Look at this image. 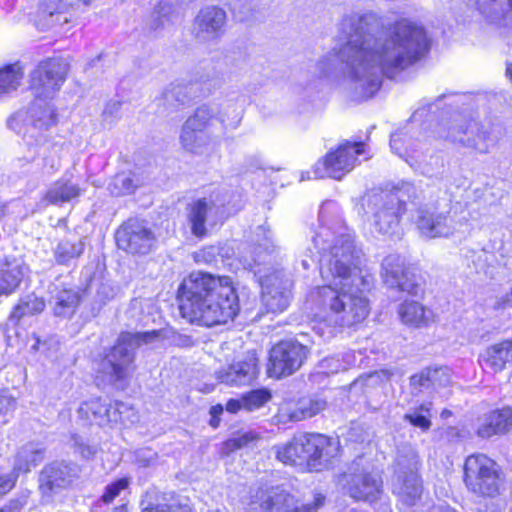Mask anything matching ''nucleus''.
Returning <instances> with one entry per match:
<instances>
[{
    "label": "nucleus",
    "instance_id": "nucleus-58",
    "mask_svg": "<svg viewBox=\"0 0 512 512\" xmlns=\"http://www.w3.org/2000/svg\"><path fill=\"white\" fill-rule=\"evenodd\" d=\"M504 304L512 307V288L511 291L505 295Z\"/></svg>",
    "mask_w": 512,
    "mask_h": 512
},
{
    "label": "nucleus",
    "instance_id": "nucleus-25",
    "mask_svg": "<svg viewBox=\"0 0 512 512\" xmlns=\"http://www.w3.org/2000/svg\"><path fill=\"white\" fill-rule=\"evenodd\" d=\"M126 405L122 402H116L114 406L101 401L100 398H93L89 401L83 402L79 409V417L91 423H96L100 426L122 422L123 409Z\"/></svg>",
    "mask_w": 512,
    "mask_h": 512
},
{
    "label": "nucleus",
    "instance_id": "nucleus-2",
    "mask_svg": "<svg viewBox=\"0 0 512 512\" xmlns=\"http://www.w3.org/2000/svg\"><path fill=\"white\" fill-rule=\"evenodd\" d=\"M316 252L310 246L301 259L303 269L319 264L326 285L317 288V298L326 311L324 322L331 327H350L362 322L369 314V303L364 296L372 284L369 274L359 268L361 250L354 235L346 228L332 230L322 226L312 238Z\"/></svg>",
    "mask_w": 512,
    "mask_h": 512
},
{
    "label": "nucleus",
    "instance_id": "nucleus-34",
    "mask_svg": "<svg viewBox=\"0 0 512 512\" xmlns=\"http://www.w3.org/2000/svg\"><path fill=\"white\" fill-rule=\"evenodd\" d=\"M45 301L35 293L27 294L18 300L9 315V323L18 325L26 317L36 316L45 309Z\"/></svg>",
    "mask_w": 512,
    "mask_h": 512
},
{
    "label": "nucleus",
    "instance_id": "nucleus-18",
    "mask_svg": "<svg viewBox=\"0 0 512 512\" xmlns=\"http://www.w3.org/2000/svg\"><path fill=\"white\" fill-rule=\"evenodd\" d=\"M67 66L58 59L41 62L30 74V88L38 99H48L65 81Z\"/></svg>",
    "mask_w": 512,
    "mask_h": 512
},
{
    "label": "nucleus",
    "instance_id": "nucleus-10",
    "mask_svg": "<svg viewBox=\"0 0 512 512\" xmlns=\"http://www.w3.org/2000/svg\"><path fill=\"white\" fill-rule=\"evenodd\" d=\"M464 481L473 493L490 497L499 494L503 483L499 466L484 454L467 457L464 464Z\"/></svg>",
    "mask_w": 512,
    "mask_h": 512
},
{
    "label": "nucleus",
    "instance_id": "nucleus-3",
    "mask_svg": "<svg viewBox=\"0 0 512 512\" xmlns=\"http://www.w3.org/2000/svg\"><path fill=\"white\" fill-rule=\"evenodd\" d=\"M177 298L183 318L207 327L233 320L240 310L231 279L201 271L183 279Z\"/></svg>",
    "mask_w": 512,
    "mask_h": 512
},
{
    "label": "nucleus",
    "instance_id": "nucleus-4",
    "mask_svg": "<svg viewBox=\"0 0 512 512\" xmlns=\"http://www.w3.org/2000/svg\"><path fill=\"white\" fill-rule=\"evenodd\" d=\"M277 460L300 469L321 471L328 468L340 451L339 441L319 433H304L289 442L272 447Z\"/></svg>",
    "mask_w": 512,
    "mask_h": 512
},
{
    "label": "nucleus",
    "instance_id": "nucleus-23",
    "mask_svg": "<svg viewBox=\"0 0 512 512\" xmlns=\"http://www.w3.org/2000/svg\"><path fill=\"white\" fill-rule=\"evenodd\" d=\"M262 304L267 312L281 313L287 309L291 299L289 281L278 273L260 277Z\"/></svg>",
    "mask_w": 512,
    "mask_h": 512
},
{
    "label": "nucleus",
    "instance_id": "nucleus-31",
    "mask_svg": "<svg viewBox=\"0 0 512 512\" xmlns=\"http://www.w3.org/2000/svg\"><path fill=\"white\" fill-rule=\"evenodd\" d=\"M449 382V371L445 367L426 368L410 377V386L417 392L430 387L446 386Z\"/></svg>",
    "mask_w": 512,
    "mask_h": 512
},
{
    "label": "nucleus",
    "instance_id": "nucleus-61",
    "mask_svg": "<svg viewBox=\"0 0 512 512\" xmlns=\"http://www.w3.org/2000/svg\"><path fill=\"white\" fill-rule=\"evenodd\" d=\"M5 205L0 204V218L5 215Z\"/></svg>",
    "mask_w": 512,
    "mask_h": 512
},
{
    "label": "nucleus",
    "instance_id": "nucleus-35",
    "mask_svg": "<svg viewBox=\"0 0 512 512\" xmlns=\"http://www.w3.org/2000/svg\"><path fill=\"white\" fill-rule=\"evenodd\" d=\"M142 185L138 175L132 171H123L114 175L107 186L111 195L119 197L129 195Z\"/></svg>",
    "mask_w": 512,
    "mask_h": 512
},
{
    "label": "nucleus",
    "instance_id": "nucleus-47",
    "mask_svg": "<svg viewBox=\"0 0 512 512\" xmlns=\"http://www.w3.org/2000/svg\"><path fill=\"white\" fill-rule=\"evenodd\" d=\"M16 406L15 399L9 395L7 390H0V425L6 424Z\"/></svg>",
    "mask_w": 512,
    "mask_h": 512
},
{
    "label": "nucleus",
    "instance_id": "nucleus-38",
    "mask_svg": "<svg viewBox=\"0 0 512 512\" xmlns=\"http://www.w3.org/2000/svg\"><path fill=\"white\" fill-rule=\"evenodd\" d=\"M23 76V67L18 62L0 69V97L16 91L21 85Z\"/></svg>",
    "mask_w": 512,
    "mask_h": 512
},
{
    "label": "nucleus",
    "instance_id": "nucleus-9",
    "mask_svg": "<svg viewBox=\"0 0 512 512\" xmlns=\"http://www.w3.org/2000/svg\"><path fill=\"white\" fill-rule=\"evenodd\" d=\"M417 470L418 458L413 451L397 455L391 477V489L398 500L407 506L415 505L423 493L422 480Z\"/></svg>",
    "mask_w": 512,
    "mask_h": 512
},
{
    "label": "nucleus",
    "instance_id": "nucleus-45",
    "mask_svg": "<svg viewBox=\"0 0 512 512\" xmlns=\"http://www.w3.org/2000/svg\"><path fill=\"white\" fill-rule=\"evenodd\" d=\"M391 150L401 158H406L409 149L412 150L413 144L408 137L407 132L397 131L391 135L390 138Z\"/></svg>",
    "mask_w": 512,
    "mask_h": 512
},
{
    "label": "nucleus",
    "instance_id": "nucleus-53",
    "mask_svg": "<svg viewBox=\"0 0 512 512\" xmlns=\"http://www.w3.org/2000/svg\"><path fill=\"white\" fill-rule=\"evenodd\" d=\"M17 479L11 472L0 475V498L10 492L16 485Z\"/></svg>",
    "mask_w": 512,
    "mask_h": 512
},
{
    "label": "nucleus",
    "instance_id": "nucleus-37",
    "mask_svg": "<svg viewBox=\"0 0 512 512\" xmlns=\"http://www.w3.org/2000/svg\"><path fill=\"white\" fill-rule=\"evenodd\" d=\"M326 407V401L321 398H301L296 407L288 413L290 421L298 422L317 415Z\"/></svg>",
    "mask_w": 512,
    "mask_h": 512
},
{
    "label": "nucleus",
    "instance_id": "nucleus-43",
    "mask_svg": "<svg viewBox=\"0 0 512 512\" xmlns=\"http://www.w3.org/2000/svg\"><path fill=\"white\" fill-rule=\"evenodd\" d=\"M243 409L255 411L263 407L271 399V393L267 389L252 390L242 396Z\"/></svg>",
    "mask_w": 512,
    "mask_h": 512
},
{
    "label": "nucleus",
    "instance_id": "nucleus-26",
    "mask_svg": "<svg viewBox=\"0 0 512 512\" xmlns=\"http://www.w3.org/2000/svg\"><path fill=\"white\" fill-rule=\"evenodd\" d=\"M512 429V408L503 407L478 418L476 434L482 439L507 434Z\"/></svg>",
    "mask_w": 512,
    "mask_h": 512
},
{
    "label": "nucleus",
    "instance_id": "nucleus-60",
    "mask_svg": "<svg viewBox=\"0 0 512 512\" xmlns=\"http://www.w3.org/2000/svg\"><path fill=\"white\" fill-rule=\"evenodd\" d=\"M222 410H223L222 406H214L211 409V413L215 414V413H218V412H222Z\"/></svg>",
    "mask_w": 512,
    "mask_h": 512
},
{
    "label": "nucleus",
    "instance_id": "nucleus-33",
    "mask_svg": "<svg viewBox=\"0 0 512 512\" xmlns=\"http://www.w3.org/2000/svg\"><path fill=\"white\" fill-rule=\"evenodd\" d=\"M481 358L494 372L504 370L506 363L512 359V338L487 347Z\"/></svg>",
    "mask_w": 512,
    "mask_h": 512
},
{
    "label": "nucleus",
    "instance_id": "nucleus-29",
    "mask_svg": "<svg viewBox=\"0 0 512 512\" xmlns=\"http://www.w3.org/2000/svg\"><path fill=\"white\" fill-rule=\"evenodd\" d=\"M25 269L22 261L15 257H5L0 262V295L9 296L17 290Z\"/></svg>",
    "mask_w": 512,
    "mask_h": 512
},
{
    "label": "nucleus",
    "instance_id": "nucleus-57",
    "mask_svg": "<svg viewBox=\"0 0 512 512\" xmlns=\"http://www.w3.org/2000/svg\"><path fill=\"white\" fill-rule=\"evenodd\" d=\"M120 107V103L119 102H110L107 104L105 110H104V113H110V114H113L114 112L118 111Z\"/></svg>",
    "mask_w": 512,
    "mask_h": 512
},
{
    "label": "nucleus",
    "instance_id": "nucleus-55",
    "mask_svg": "<svg viewBox=\"0 0 512 512\" xmlns=\"http://www.w3.org/2000/svg\"><path fill=\"white\" fill-rule=\"evenodd\" d=\"M321 367L326 369L328 373H337L340 370H345L346 366L343 365L338 358L328 357L321 361Z\"/></svg>",
    "mask_w": 512,
    "mask_h": 512
},
{
    "label": "nucleus",
    "instance_id": "nucleus-46",
    "mask_svg": "<svg viewBox=\"0 0 512 512\" xmlns=\"http://www.w3.org/2000/svg\"><path fill=\"white\" fill-rule=\"evenodd\" d=\"M260 439V435L252 430L243 432L227 441V446L231 449H241L253 447Z\"/></svg>",
    "mask_w": 512,
    "mask_h": 512
},
{
    "label": "nucleus",
    "instance_id": "nucleus-59",
    "mask_svg": "<svg viewBox=\"0 0 512 512\" xmlns=\"http://www.w3.org/2000/svg\"><path fill=\"white\" fill-rule=\"evenodd\" d=\"M506 75L510 79V81L512 82V63L507 64Z\"/></svg>",
    "mask_w": 512,
    "mask_h": 512
},
{
    "label": "nucleus",
    "instance_id": "nucleus-22",
    "mask_svg": "<svg viewBox=\"0 0 512 512\" xmlns=\"http://www.w3.org/2000/svg\"><path fill=\"white\" fill-rule=\"evenodd\" d=\"M226 12L217 6H207L199 10L192 24L193 36L201 42L220 38L225 32Z\"/></svg>",
    "mask_w": 512,
    "mask_h": 512
},
{
    "label": "nucleus",
    "instance_id": "nucleus-54",
    "mask_svg": "<svg viewBox=\"0 0 512 512\" xmlns=\"http://www.w3.org/2000/svg\"><path fill=\"white\" fill-rule=\"evenodd\" d=\"M17 326L18 325L9 323V319H8L3 328V334H4L7 344L9 346H14L17 342L19 335H20Z\"/></svg>",
    "mask_w": 512,
    "mask_h": 512
},
{
    "label": "nucleus",
    "instance_id": "nucleus-52",
    "mask_svg": "<svg viewBox=\"0 0 512 512\" xmlns=\"http://www.w3.org/2000/svg\"><path fill=\"white\" fill-rule=\"evenodd\" d=\"M142 512H191V509L188 505L161 503L155 506H145Z\"/></svg>",
    "mask_w": 512,
    "mask_h": 512
},
{
    "label": "nucleus",
    "instance_id": "nucleus-44",
    "mask_svg": "<svg viewBox=\"0 0 512 512\" xmlns=\"http://www.w3.org/2000/svg\"><path fill=\"white\" fill-rule=\"evenodd\" d=\"M175 11V5L171 0H160L154 9L155 19L152 27L157 29L172 21Z\"/></svg>",
    "mask_w": 512,
    "mask_h": 512
},
{
    "label": "nucleus",
    "instance_id": "nucleus-20",
    "mask_svg": "<svg viewBox=\"0 0 512 512\" xmlns=\"http://www.w3.org/2000/svg\"><path fill=\"white\" fill-rule=\"evenodd\" d=\"M307 356V346L294 340L281 341L270 351L269 372L276 377L291 375L302 366Z\"/></svg>",
    "mask_w": 512,
    "mask_h": 512
},
{
    "label": "nucleus",
    "instance_id": "nucleus-30",
    "mask_svg": "<svg viewBox=\"0 0 512 512\" xmlns=\"http://www.w3.org/2000/svg\"><path fill=\"white\" fill-rule=\"evenodd\" d=\"M398 315L403 324L422 328L434 322V313L417 301H404L399 305Z\"/></svg>",
    "mask_w": 512,
    "mask_h": 512
},
{
    "label": "nucleus",
    "instance_id": "nucleus-62",
    "mask_svg": "<svg viewBox=\"0 0 512 512\" xmlns=\"http://www.w3.org/2000/svg\"><path fill=\"white\" fill-rule=\"evenodd\" d=\"M0 512H11V509H9V508H2V509H0Z\"/></svg>",
    "mask_w": 512,
    "mask_h": 512
},
{
    "label": "nucleus",
    "instance_id": "nucleus-40",
    "mask_svg": "<svg viewBox=\"0 0 512 512\" xmlns=\"http://www.w3.org/2000/svg\"><path fill=\"white\" fill-rule=\"evenodd\" d=\"M53 312L57 317H71L79 304L80 296L73 289H63L54 298Z\"/></svg>",
    "mask_w": 512,
    "mask_h": 512
},
{
    "label": "nucleus",
    "instance_id": "nucleus-14",
    "mask_svg": "<svg viewBox=\"0 0 512 512\" xmlns=\"http://www.w3.org/2000/svg\"><path fill=\"white\" fill-rule=\"evenodd\" d=\"M415 225L420 235L426 239L449 238L461 232L462 223L447 212L438 211L433 206H421L416 210Z\"/></svg>",
    "mask_w": 512,
    "mask_h": 512
},
{
    "label": "nucleus",
    "instance_id": "nucleus-36",
    "mask_svg": "<svg viewBox=\"0 0 512 512\" xmlns=\"http://www.w3.org/2000/svg\"><path fill=\"white\" fill-rule=\"evenodd\" d=\"M66 4L57 0H43L40 11L39 21H43V26L53 27L57 24L62 25L68 22L67 16L64 14Z\"/></svg>",
    "mask_w": 512,
    "mask_h": 512
},
{
    "label": "nucleus",
    "instance_id": "nucleus-32",
    "mask_svg": "<svg viewBox=\"0 0 512 512\" xmlns=\"http://www.w3.org/2000/svg\"><path fill=\"white\" fill-rule=\"evenodd\" d=\"M84 191L69 179H59L47 190L45 200L52 205H62L78 198Z\"/></svg>",
    "mask_w": 512,
    "mask_h": 512
},
{
    "label": "nucleus",
    "instance_id": "nucleus-11",
    "mask_svg": "<svg viewBox=\"0 0 512 512\" xmlns=\"http://www.w3.org/2000/svg\"><path fill=\"white\" fill-rule=\"evenodd\" d=\"M440 136L484 154L488 153L498 142L494 128L475 120L460 121L449 127L445 135L440 134Z\"/></svg>",
    "mask_w": 512,
    "mask_h": 512
},
{
    "label": "nucleus",
    "instance_id": "nucleus-48",
    "mask_svg": "<svg viewBox=\"0 0 512 512\" xmlns=\"http://www.w3.org/2000/svg\"><path fill=\"white\" fill-rule=\"evenodd\" d=\"M34 343L31 345V350L35 352H41L46 356H50L52 352L57 351L59 342L55 337H49L45 340H41L39 337L34 336Z\"/></svg>",
    "mask_w": 512,
    "mask_h": 512
},
{
    "label": "nucleus",
    "instance_id": "nucleus-12",
    "mask_svg": "<svg viewBox=\"0 0 512 512\" xmlns=\"http://www.w3.org/2000/svg\"><path fill=\"white\" fill-rule=\"evenodd\" d=\"M364 153L363 142L345 141L335 150L330 151L322 162L316 164L315 176L317 178L328 176L339 180L355 167L358 157Z\"/></svg>",
    "mask_w": 512,
    "mask_h": 512
},
{
    "label": "nucleus",
    "instance_id": "nucleus-5",
    "mask_svg": "<svg viewBox=\"0 0 512 512\" xmlns=\"http://www.w3.org/2000/svg\"><path fill=\"white\" fill-rule=\"evenodd\" d=\"M415 187L402 182L390 191L370 192L364 206L371 227L379 235L393 238L401 234V218L406 212V201L415 195Z\"/></svg>",
    "mask_w": 512,
    "mask_h": 512
},
{
    "label": "nucleus",
    "instance_id": "nucleus-27",
    "mask_svg": "<svg viewBox=\"0 0 512 512\" xmlns=\"http://www.w3.org/2000/svg\"><path fill=\"white\" fill-rule=\"evenodd\" d=\"M45 458V448L38 442H27L20 446L13 460L12 475L18 477L20 474H27L33 468L43 462Z\"/></svg>",
    "mask_w": 512,
    "mask_h": 512
},
{
    "label": "nucleus",
    "instance_id": "nucleus-15",
    "mask_svg": "<svg viewBox=\"0 0 512 512\" xmlns=\"http://www.w3.org/2000/svg\"><path fill=\"white\" fill-rule=\"evenodd\" d=\"M81 469L76 463L54 461L43 467L39 474V491L43 498L51 499L61 490L70 488L79 478Z\"/></svg>",
    "mask_w": 512,
    "mask_h": 512
},
{
    "label": "nucleus",
    "instance_id": "nucleus-16",
    "mask_svg": "<svg viewBox=\"0 0 512 512\" xmlns=\"http://www.w3.org/2000/svg\"><path fill=\"white\" fill-rule=\"evenodd\" d=\"M380 276L390 288H398L413 296H417L422 291L419 278L407 266L405 257L398 253H391L384 257Z\"/></svg>",
    "mask_w": 512,
    "mask_h": 512
},
{
    "label": "nucleus",
    "instance_id": "nucleus-39",
    "mask_svg": "<svg viewBox=\"0 0 512 512\" xmlns=\"http://www.w3.org/2000/svg\"><path fill=\"white\" fill-rule=\"evenodd\" d=\"M85 250L83 240L72 242L68 239L61 240L54 248L55 261L59 265H69L73 260L78 259Z\"/></svg>",
    "mask_w": 512,
    "mask_h": 512
},
{
    "label": "nucleus",
    "instance_id": "nucleus-1",
    "mask_svg": "<svg viewBox=\"0 0 512 512\" xmlns=\"http://www.w3.org/2000/svg\"><path fill=\"white\" fill-rule=\"evenodd\" d=\"M382 26L375 12L345 15L340 31L347 41L337 54L330 53L319 61L322 74L333 70L336 59L340 62L355 100L371 98L380 89L383 76L395 78L429 50L426 30L419 22L402 18L383 30Z\"/></svg>",
    "mask_w": 512,
    "mask_h": 512
},
{
    "label": "nucleus",
    "instance_id": "nucleus-42",
    "mask_svg": "<svg viewBox=\"0 0 512 512\" xmlns=\"http://www.w3.org/2000/svg\"><path fill=\"white\" fill-rule=\"evenodd\" d=\"M430 410L431 403L422 404L415 410L405 414L404 419L408 420L412 425L421 428L423 431H426L431 426Z\"/></svg>",
    "mask_w": 512,
    "mask_h": 512
},
{
    "label": "nucleus",
    "instance_id": "nucleus-17",
    "mask_svg": "<svg viewBox=\"0 0 512 512\" xmlns=\"http://www.w3.org/2000/svg\"><path fill=\"white\" fill-rule=\"evenodd\" d=\"M115 238L118 248L130 254H148L156 243L152 229L139 219H129L123 223L117 229Z\"/></svg>",
    "mask_w": 512,
    "mask_h": 512
},
{
    "label": "nucleus",
    "instance_id": "nucleus-6",
    "mask_svg": "<svg viewBox=\"0 0 512 512\" xmlns=\"http://www.w3.org/2000/svg\"><path fill=\"white\" fill-rule=\"evenodd\" d=\"M229 108L230 105L223 107L216 103L199 106L182 126L180 133L182 147L188 152L199 155L211 150L217 143L216 137L209 132L214 120L221 123L224 131L236 129L239 125L238 116L232 120L228 119Z\"/></svg>",
    "mask_w": 512,
    "mask_h": 512
},
{
    "label": "nucleus",
    "instance_id": "nucleus-50",
    "mask_svg": "<svg viewBox=\"0 0 512 512\" xmlns=\"http://www.w3.org/2000/svg\"><path fill=\"white\" fill-rule=\"evenodd\" d=\"M218 255L219 248L217 246H207L194 252L193 259L197 264H212L216 262Z\"/></svg>",
    "mask_w": 512,
    "mask_h": 512
},
{
    "label": "nucleus",
    "instance_id": "nucleus-8",
    "mask_svg": "<svg viewBox=\"0 0 512 512\" xmlns=\"http://www.w3.org/2000/svg\"><path fill=\"white\" fill-rule=\"evenodd\" d=\"M338 484L355 501L369 504L377 502L383 494L381 475L371 469L363 457L355 459L348 472L338 477Z\"/></svg>",
    "mask_w": 512,
    "mask_h": 512
},
{
    "label": "nucleus",
    "instance_id": "nucleus-7",
    "mask_svg": "<svg viewBox=\"0 0 512 512\" xmlns=\"http://www.w3.org/2000/svg\"><path fill=\"white\" fill-rule=\"evenodd\" d=\"M160 331L123 332L117 343L105 355L101 362V371L109 382L123 389L132 376L135 366V351L142 344H150L158 340Z\"/></svg>",
    "mask_w": 512,
    "mask_h": 512
},
{
    "label": "nucleus",
    "instance_id": "nucleus-41",
    "mask_svg": "<svg viewBox=\"0 0 512 512\" xmlns=\"http://www.w3.org/2000/svg\"><path fill=\"white\" fill-rule=\"evenodd\" d=\"M256 244L257 247L254 248V252L257 257H252L251 260L245 259V265L248 268H252L254 265L260 264L264 262V259H261L260 253L257 252L259 249H263L265 252L271 253L277 247L273 239V235L268 226H259L256 231Z\"/></svg>",
    "mask_w": 512,
    "mask_h": 512
},
{
    "label": "nucleus",
    "instance_id": "nucleus-63",
    "mask_svg": "<svg viewBox=\"0 0 512 512\" xmlns=\"http://www.w3.org/2000/svg\"><path fill=\"white\" fill-rule=\"evenodd\" d=\"M419 112L417 111L415 114H413V117L416 118L418 116Z\"/></svg>",
    "mask_w": 512,
    "mask_h": 512
},
{
    "label": "nucleus",
    "instance_id": "nucleus-51",
    "mask_svg": "<svg viewBox=\"0 0 512 512\" xmlns=\"http://www.w3.org/2000/svg\"><path fill=\"white\" fill-rule=\"evenodd\" d=\"M163 97L166 101L175 99L177 102L183 104L190 99V96L186 93V87L183 84H173L167 88Z\"/></svg>",
    "mask_w": 512,
    "mask_h": 512
},
{
    "label": "nucleus",
    "instance_id": "nucleus-24",
    "mask_svg": "<svg viewBox=\"0 0 512 512\" xmlns=\"http://www.w3.org/2000/svg\"><path fill=\"white\" fill-rule=\"evenodd\" d=\"M257 358L254 353H248L242 360H238L225 368L215 372L216 379L228 386H242L251 384L257 377Z\"/></svg>",
    "mask_w": 512,
    "mask_h": 512
},
{
    "label": "nucleus",
    "instance_id": "nucleus-21",
    "mask_svg": "<svg viewBox=\"0 0 512 512\" xmlns=\"http://www.w3.org/2000/svg\"><path fill=\"white\" fill-rule=\"evenodd\" d=\"M223 219V212L211 198H199L189 204L187 208V220L191 232L198 238L207 235L209 228L216 226Z\"/></svg>",
    "mask_w": 512,
    "mask_h": 512
},
{
    "label": "nucleus",
    "instance_id": "nucleus-13",
    "mask_svg": "<svg viewBox=\"0 0 512 512\" xmlns=\"http://www.w3.org/2000/svg\"><path fill=\"white\" fill-rule=\"evenodd\" d=\"M324 496H315L313 505L299 507L292 496L278 488H260L252 496L249 503L250 512H311L322 506Z\"/></svg>",
    "mask_w": 512,
    "mask_h": 512
},
{
    "label": "nucleus",
    "instance_id": "nucleus-28",
    "mask_svg": "<svg viewBox=\"0 0 512 512\" xmlns=\"http://www.w3.org/2000/svg\"><path fill=\"white\" fill-rule=\"evenodd\" d=\"M482 16L498 27L512 28V0H475Z\"/></svg>",
    "mask_w": 512,
    "mask_h": 512
},
{
    "label": "nucleus",
    "instance_id": "nucleus-49",
    "mask_svg": "<svg viewBox=\"0 0 512 512\" xmlns=\"http://www.w3.org/2000/svg\"><path fill=\"white\" fill-rule=\"evenodd\" d=\"M129 486V480L127 478L118 479L111 484L107 485L105 492L102 495L104 503H111L121 491L127 489Z\"/></svg>",
    "mask_w": 512,
    "mask_h": 512
},
{
    "label": "nucleus",
    "instance_id": "nucleus-56",
    "mask_svg": "<svg viewBox=\"0 0 512 512\" xmlns=\"http://www.w3.org/2000/svg\"><path fill=\"white\" fill-rule=\"evenodd\" d=\"M240 409H243V398L241 399H230L226 404V410L231 413H236Z\"/></svg>",
    "mask_w": 512,
    "mask_h": 512
},
{
    "label": "nucleus",
    "instance_id": "nucleus-19",
    "mask_svg": "<svg viewBox=\"0 0 512 512\" xmlns=\"http://www.w3.org/2000/svg\"><path fill=\"white\" fill-rule=\"evenodd\" d=\"M57 122L53 106L44 99H38L28 110H18L7 119V127L16 133H22L28 126L36 130H47Z\"/></svg>",
    "mask_w": 512,
    "mask_h": 512
}]
</instances>
